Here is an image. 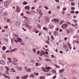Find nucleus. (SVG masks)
I'll use <instances>...</instances> for the list:
<instances>
[{
  "mask_svg": "<svg viewBox=\"0 0 79 79\" xmlns=\"http://www.w3.org/2000/svg\"><path fill=\"white\" fill-rule=\"evenodd\" d=\"M50 67H46L45 68L44 67H43L42 68V69L43 71H44V72L47 73V72H49V69H50Z\"/></svg>",
  "mask_w": 79,
  "mask_h": 79,
  "instance_id": "f257e3e1",
  "label": "nucleus"
},
{
  "mask_svg": "<svg viewBox=\"0 0 79 79\" xmlns=\"http://www.w3.org/2000/svg\"><path fill=\"white\" fill-rule=\"evenodd\" d=\"M10 0H8L4 2V5L6 8L8 7V5H9V4H10Z\"/></svg>",
  "mask_w": 79,
  "mask_h": 79,
  "instance_id": "f03ea898",
  "label": "nucleus"
},
{
  "mask_svg": "<svg viewBox=\"0 0 79 79\" xmlns=\"http://www.w3.org/2000/svg\"><path fill=\"white\" fill-rule=\"evenodd\" d=\"M52 21L53 22H54L55 23H56V24H58V23H59V22H58L59 20L57 19H53L52 20Z\"/></svg>",
  "mask_w": 79,
  "mask_h": 79,
  "instance_id": "7ed1b4c3",
  "label": "nucleus"
},
{
  "mask_svg": "<svg viewBox=\"0 0 79 79\" xmlns=\"http://www.w3.org/2000/svg\"><path fill=\"white\" fill-rule=\"evenodd\" d=\"M67 27L68 24L66 23L62 25V28H63V29H66V27Z\"/></svg>",
  "mask_w": 79,
  "mask_h": 79,
  "instance_id": "20e7f679",
  "label": "nucleus"
},
{
  "mask_svg": "<svg viewBox=\"0 0 79 79\" xmlns=\"http://www.w3.org/2000/svg\"><path fill=\"white\" fill-rule=\"evenodd\" d=\"M45 54V52L44 51L42 50H41L40 55L41 56H43V55H44Z\"/></svg>",
  "mask_w": 79,
  "mask_h": 79,
  "instance_id": "39448f33",
  "label": "nucleus"
},
{
  "mask_svg": "<svg viewBox=\"0 0 79 79\" xmlns=\"http://www.w3.org/2000/svg\"><path fill=\"white\" fill-rule=\"evenodd\" d=\"M55 25L52 24V23H50L49 25V27L50 28V29H53Z\"/></svg>",
  "mask_w": 79,
  "mask_h": 79,
  "instance_id": "423d86ee",
  "label": "nucleus"
},
{
  "mask_svg": "<svg viewBox=\"0 0 79 79\" xmlns=\"http://www.w3.org/2000/svg\"><path fill=\"white\" fill-rule=\"evenodd\" d=\"M20 24L21 23H20V22H19V21H17L15 23V25L17 26H20Z\"/></svg>",
  "mask_w": 79,
  "mask_h": 79,
  "instance_id": "0eeeda50",
  "label": "nucleus"
},
{
  "mask_svg": "<svg viewBox=\"0 0 79 79\" xmlns=\"http://www.w3.org/2000/svg\"><path fill=\"white\" fill-rule=\"evenodd\" d=\"M45 20L46 23H48V22H49V18L48 17L46 16L45 17Z\"/></svg>",
  "mask_w": 79,
  "mask_h": 79,
  "instance_id": "6e6552de",
  "label": "nucleus"
},
{
  "mask_svg": "<svg viewBox=\"0 0 79 79\" xmlns=\"http://www.w3.org/2000/svg\"><path fill=\"white\" fill-rule=\"evenodd\" d=\"M25 22L26 23H28V24H30L31 23L30 21L28 19H25Z\"/></svg>",
  "mask_w": 79,
  "mask_h": 79,
  "instance_id": "1a4fd4ad",
  "label": "nucleus"
},
{
  "mask_svg": "<svg viewBox=\"0 0 79 79\" xmlns=\"http://www.w3.org/2000/svg\"><path fill=\"white\" fill-rule=\"evenodd\" d=\"M17 40L19 42H23V40L20 38H17Z\"/></svg>",
  "mask_w": 79,
  "mask_h": 79,
  "instance_id": "9d476101",
  "label": "nucleus"
},
{
  "mask_svg": "<svg viewBox=\"0 0 79 79\" xmlns=\"http://www.w3.org/2000/svg\"><path fill=\"white\" fill-rule=\"evenodd\" d=\"M0 63L1 64H5V61L3 60H0Z\"/></svg>",
  "mask_w": 79,
  "mask_h": 79,
  "instance_id": "9b49d317",
  "label": "nucleus"
},
{
  "mask_svg": "<svg viewBox=\"0 0 79 79\" xmlns=\"http://www.w3.org/2000/svg\"><path fill=\"white\" fill-rule=\"evenodd\" d=\"M3 76H4L5 78H7L8 79H10V77L6 75L5 74H3Z\"/></svg>",
  "mask_w": 79,
  "mask_h": 79,
  "instance_id": "f8f14e48",
  "label": "nucleus"
},
{
  "mask_svg": "<svg viewBox=\"0 0 79 79\" xmlns=\"http://www.w3.org/2000/svg\"><path fill=\"white\" fill-rule=\"evenodd\" d=\"M16 11L17 12H18L19 13V12H20L19 7V6H17V9H16Z\"/></svg>",
  "mask_w": 79,
  "mask_h": 79,
  "instance_id": "ddd939ff",
  "label": "nucleus"
},
{
  "mask_svg": "<svg viewBox=\"0 0 79 79\" xmlns=\"http://www.w3.org/2000/svg\"><path fill=\"white\" fill-rule=\"evenodd\" d=\"M25 10H29V6H25Z\"/></svg>",
  "mask_w": 79,
  "mask_h": 79,
  "instance_id": "4468645a",
  "label": "nucleus"
},
{
  "mask_svg": "<svg viewBox=\"0 0 79 79\" xmlns=\"http://www.w3.org/2000/svg\"><path fill=\"white\" fill-rule=\"evenodd\" d=\"M26 27H27V28H28V29H31V26H29V25L28 24H27Z\"/></svg>",
  "mask_w": 79,
  "mask_h": 79,
  "instance_id": "2eb2a0df",
  "label": "nucleus"
},
{
  "mask_svg": "<svg viewBox=\"0 0 79 79\" xmlns=\"http://www.w3.org/2000/svg\"><path fill=\"white\" fill-rule=\"evenodd\" d=\"M28 77V75H27L25 77H22L21 78L22 79H26Z\"/></svg>",
  "mask_w": 79,
  "mask_h": 79,
  "instance_id": "dca6fc26",
  "label": "nucleus"
},
{
  "mask_svg": "<svg viewBox=\"0 0 79 79\" xmlns=\"http://www.w3.org/2000/svg\"><path fill=\"white\" fill-rule=\"evenodd\" d=\"M64 23H65V21L64 20H61L60 22V25Z\"/></svg>",
  "mask_w": 79,
  "mask_h": 79,
  "instance_id": "f3484780",
  "label": "nucleus"
},
{
  "mask_svg": "<svg viewBox=\"0 0 79 79\" xmlns=\"http://www.w3.org/2000/svg\"><path fill=\"white\" fill-rule=\"evenodd\" d=\"M18 70L19 71H21V70H22V67H19L18 68Z\"/></svg>",
  "mask_w": 79,
  "mask_h": 79,
  "instance_id": "a211bd4d",
  "label": "nucleus"
},
{
  "mask_svg": "<svg viewBox=\"0 0 79 79\" xmlns=\"http://www.w3.org/2000/svg\"><path fill=\"white\" fill-rule=\"evenodd\" d=\"M64 69H62L61 70H59L60 73H63V72H64Z\"/></svg>",
  "mask_w": 79,
  "mask_h": 79,
  "instance_id": "6ab92c4d",
  "label": "nucleus"
},
{
  "mask_svg": "<svg viewBox=\"0 0 79 79\" xmlns=\"http://www.w3.org/2000/svg\"><path fill=\"white\" fill-rule=\"evenodd\" d=\"M5 67L6 68L7 72L10 71V69H9L8 67H7V66H5Z\"/></svg>",
  "mask_w": 79,
  "mask_h": 79,
  "instance_id": "aec40b11",
  "label": "nucleus"
},
{
  "mask_svg": "<svg viewBox=\"0 0 79 79\" xmlns=\"http://www.w3.org/2000/svg\"><path fill=\"white\" fill-rule=\"evenodd\" d=\"M13 59L14 61H15L16 62H18V59L16 58H13Z\"/></svg>",
  "mask_w": 79,
  "mask_h": 79,
  "instance_id": "412c9836",
  "label": "nucleus"
},
{
  "mask_svg": "<svg viewBox=\"0 0 79 79\" xmlns=\"http://www.w3.org/2000/svg\"><path fill=\"white\" fill-rule=\"evenodd\" d=\"M37 11L38 12V13H40V12H41V10L39 9H38L37 10Z\"/></svg>",
  "mask_w": 79,
  "mask_h": 79,
  "instance_id": "4be33fe9",
  "label": "nucleus"
},
{
  "mask_svg": "<svg viewBox=\"0 0 79 79\" xmlns=\"http://www.w3.org/2000/svg\"><path fill=\"white\" fill-rule=\"evenodd\" d=\"M23 5H26L27 4V2L26 1H24L23 2Z\"/></svg>",
  "mask_w": 79,
  "mask_h": 79,
  "instance_id": "5701e85b",
  "label": "nucleus"
},
{
  "mask_svg": "<svg viewBox=\"0 0 79 79\" xmlns=\"http://www.w3.org/2000/svg\"><path fill=\"white\" fill-rule=\"evenodd\" d=\"M44 8L46 10H48V7L47 6H44Z\"/></svg>",
  "mask_w": 79,
  "mask_h": 79,
  "instance_id": "b1692460",
  "label": "nucleus"
},
{
  "mask_svg": "<svg viewBox=\"0 0 79 79\" xmlns=\"http://www.w3.org/2000/svg\"><path fill=\"white\" fill-rule=\"evenodd\" d=\"M40 79H45V77L44 76L40 77H39Z\"/></svg>",
  "mask_w": 79,
  "mask_h": 79,
  "instance_id": "393cba45",
  "label": "nucleus"
},
{
  "mask_svg": "<svg viewBox=\"0 0 79 79\" xmlns=\"http://www.w3.org/2000/svg\"><path fill=\"white\" fill-rule=\"evenodd\" d=\"M6 47L5 46H3L2 47V49L3 50H6Z\"/></svg>",
  "mask_w": 79,
  "mask_h": 79,
  "instance_id": "a878e982",
  "label": "nucleus"
},
{
  "mask_svg": "<svg viewBox=\"0 0 79 79\" xmlns=\"http://www.w3.org/2000/svg\"><path fill=\"white\" fill-rule=\"evenodd\" d=\"M54 35H58V32L57 31L55 32L54 33Z\"/></svg>",
  "mask_w": 79,
  "mask_h": 79,
  "instance_id": "bb28decb",
  "label": "nucleus"
},
{
  "mask_svg": "<svg viewBox=\"0 0 79 79\" xmlns=\"http://www.w3.org/2000/svg\"><path fill=\"white\" fill-rule=\"evenodd\" d=\"M31 69H27L26 71L27 72H31Z\"/></svg>",
  "mask_w": 79,
  "mask_h": 79,
  "instance_id": "cd10ccee",
  "label": "nucleus"
},
{
  "mask_svg": "<svg viewBox=\"0 0 79 79\" xmlns=\"http://www.w3.org/2000/svg\"><path fill=\"white\" fill-rule=\"evenodd\" d=\"M7 23H10V22H11V20H10V19H7Z\"/></svg>",
  "mask_w": 79,
  "mask_h": 79,
  "instance_id": "c85d7f7f",
  "label": "nucleus"
},
{
  "mask_svg": "<svg viewBox=\"0 0 79 79\" xmlns=\"http://www.w3.org/2000/svg\"><path fill=\"white\" fill-rule=\"evenodd\" d=\"M27 24H26V23H23V26L24 27H27Z\"/></svg>",
  "mask_w": 79,
  "mask_h": 79,
  "instance_id": "c756f323",
  "label": "nucleus"
},
{
  "mask_svg": "<svg viewBox=\"0 0 79 79\" xmlns=\"http://www.w3.org/2000/svg\"><path fill=\"white\" fill-rule=\"evenodd\" d=\"M26 13H27V14L28 15H30V14H31V12L28 11L26 12Z\"/></svg>",
  "mask_w": 79,
  "mask_h": 79,
  "instance_id": "7c9ffc66",
  "label": "nucleus"
},
{
  "mask_svg": "<svg viewBox=\"0 0 79 79\" xmlns=\"http://www.w3.org/2000/svg\"><path fill=\"white\" fill-rule=\"evenodd\" d=\"M73 30L72 28H70V32H71V33H72L73 32Z\"/></svg>",
  "mask_w": 79,
  "mask_h": 79,
  "instance_id": "2f4dec72",
  "label": "nucleus"
},
{
  "mask_svg": "<svg viewBox=\"0 0 79 79\" xmlns=\"http://www.w3.org/2000/svg\"><path fill=\"white\" fill-rule=\"evenodd\" d=\"M45 61H50V60H49V59H46L45 60Z\"/></svg>",
  "mask_w": 79,
  "mask_h": 79,
  "instance_id": "473e14b6",
  "label": "nucleus"
},
{
  "mask_svg": "<svg viewBox=\"0 0 79 79\" xmlns=\"http://www.w3.org/2000/svg\"><path fill=\"white\" fill-rule=\"evenodd\" d=\"M75 3L74 2H72L71 3V5H72V6H73V5H75Z\"/></svg>",
  "mask_w": 79,
  "mask_h": 79,
  "instance_id": "72a5a7b5",
  "label": "nucleus"
},
{
  "mask_svg": "<svg viewBox=\"0 0 79 79\" xmlns=\"http://www.w3.org/2000/svg\"><path fill=\"white\" fill-rule=\"evenodd\" d=\"M35 33H39V31L37 30H35Z\"/></svg>",
  "mask_w": 79,
  "mask_h": 79,
  "instance_id": "f704fd0d",
  "label": "nucleus"
},
{
  "mask_svg": "<svg viewBox=\"0 0 79 79\" xmlns=\"http://www.w3.org/2000/svg\"><path fill=\"white\" fill-rule=\"evenodd\" d=\"M66 32H67V34H69V33L70 32V31H69V30H68L66 31Z\"/></svg>",
  "mask_w": 79,
  "mask_h": 79,
  "instance_id": "c9c22d12",
  "label": "nucleus"
},
{
  "mask_svg": "<svg viewBox=\"0 0 79 79\" xmlns=\"http://www.w3.org/2000/svg\"><path fill=\"white\" fill-rule=\"evenodd\" d=\"M30 77H34V74H31V76H30Z\"/></svg>",
  "mask_w": 79,
  "mask_h": 79,
  "instance_id": "e433bc0d",
  "label": "nucleus"
},
{
  "mask_svg": "<svg viewBox=\"0 0 79 79\" xmlns=\"http://www.w3.org/2000/svg\"><path fill=\"white\" fill-rule=\"evenodd\" d=\"M43 30H46V31H47V28L45 27H44L43 28Z\"/></svg>",
  "mask_w": 79,
  "mask_h": 79,
  "instance_id": "4c0bfd02",
  "label": "nucleus"
},
{
  "mask_svg": "<svg viewBox=\"0 0 79 79\" xmlns=\"http://www.w3.org/2000/svg\"><path fill=\"white\" fill-rule=\"evenodd\" d=\"M66 9H67L66 7H64L63 9V11H66Z\"/></svg>",
  "mask_w": 79,
  "mask_h": 79,
  "instance_id": "58836bf2",
  "label": "nucleus"
},
{
  "mask_svg": "<svg viewBox=\"0 0 79 79\" xmlns=\"http://www.w3.org/2000/svg\"><path fill=\"white\" fill-rule=\"evenodd\" d=\"M73 22H74V23H77V20L73 19Z\"/></svg>",
  "mask_w": 79,
  "mask_h": 79,
  "instance_id": "ea45409f",
  "label": "nucleus"
},
{
  "mask_svg": "<svg viewBox=\"0 0 79 79\" xmlns=\"http://www.w3.org/2000/svg\"><path fill=\"white\" fill-rule=\"evenodd\" d=\"M46 44H50V42H49V41H46Z\"/></svg>",
  "mask_w": 79,
  "mask_h": 79,
  "instance_id": "a19ab883",
  "label": "nucleus"
},
{
  "mask_svg": "<svg viewBox=\"0 0 79 79\" xmlns=\"http://www.w3.org/2000/svg\"><path fill=\"white\" fill-rule=\"evenodd\" d=\"M71 9L72 10H74L75 8L74 7H71Z\"/></svg>",
  "mask_w": 79,
  "mask_h": 79,
  "instance_id": "79ce46f5",
  "label": "nucleus"
},
{
  "mask_svg": "<svg viewBox=\"0 0 79 79\" xmlns=\"http://www.w3.org/2000/svg\"><path fill=\"white\" fill-rule=\"evenodd\" d=\"M22 29L24 31H26V29L24 28V27L22 28Z\"/></svg>",
  "mask_w": 79,
  "mask_h": 79,
  "instance_id": "37998d69",
  "label": "nucleus"
},
{
  "mask_svg": "<svg viewBox=\"0 0 79 79\" xmlns=\"http://www.w3.org/2000/svg\"><path fill=\"white\" fill-rule=\"evenodd\" d=\"M14 52H16L18 50V48H15L14 49Z\"/></svg>",
  "mask_w": 79,
  "mask_h": 79,
  "instance_id": "c03bdc74",
  "label": "nucleus"
},
{
  "mask_svg": "<svg viewBox=\"0 0 79 79\" xmlns=\"http://www.w3.org/2000/svg\"><path fill=\"white\" fill-rule=\"evenodd\" d=\"M11 71V72H15V69H12Z\"/></svg>",
  "mask_w": 79,
  "mask_h": 79,
  "instance_id": "a18cd8bd",
  "label": "nucleus"
},
{
  "mask_svg": "<svg viewBox=\"0 0 79 79\" xmlns=\"http://www.w3.org/2000/svg\"><path fill=\"white\" fill-rule=\"evenodd\" d=\"M39 13H40L39 14L40 16H42V15H43V14L42 13V12H40Z\"/></svg>",
  "mask_w": 79,
  "mask_h": 79,
  "instance_id": "49530a36",
  "label": "nucleus"
},
{
  "mask_svg": "<svg viewBox=\"0 0 79 79\" xmlns=\"http://www.w3.org/2000/svg\"><path fill=\"white\" fill-rule=\"evenodd\" d=\"M34 74H35V76H36L39 75V73H34Z\"/></svg>",
  "mask_w": 79,
  "mask_h": 79,
  "instance_id": "de8ad7c7",
  "label": "nucleus"
},
{
  "mask_svg": "<svg viewBox=\"0 0 79 79\" xmlns=\"http://www.w3.org/2000/svg\"><path fill=\"white\" fill-rule=\"evenodd\" d=\"M14 36L16 37H18V35L15 34L14 35Z\"/></svg>",
  "mask_w": 79,
  "mask_h": 79,
  "instance_id": "09e8293b",
  "label": "nucleus"
},
{
  "mask_svg": "<svg viewBox=\"0 0 79 79\" xmlns=\"http://www.w3.org/2000/svg\"><path fill=\"white\" fill-rule=\"evenodd\" d=\"M35 64L36 66H39V63L37 62Z\"/></svg>",
  "mask_w": 79,
  "mask_h": 79,
  "instance_id": "8fccbe9b",
  "label": "nucleus"
},
{
  "mask_svg": "<svg viewBox=\"0 0 79 79\" xmlns=\"http://www.w3.org/2000/svg\"><path fill=\"white\" fill-rule=\"evenodd\" d=\"M55 66L56 67V68H60V67L59 66L57 65H55Z\"/></svg>",
  "mask_w": 79,
  "mask_h": 79,
  "instance_id": "3c124183",
  "label": "nucleus"
},
{
  "mask_svg": "<svg viewBox=\"0 0 79 79\" xmlns=\"http://www.w3.org/2000/svg\"><path fill=\"white\" fill-rule=\"evenodd\" d=\"M16 79H20V77H19V76H17L16 77Z\"/></svg>",
  "mask_w": 79,
  "mask_h": 79,
  "instance_id": "603ef678",
  "label": "nucleus"
},
{
  "mask_svg": "<svg viewBox=\"0 0 79 79\" xmlns=\"http://www.w3.org/2000/svg\"><path fill=\"white\" fill-rule=\"evenodd\" d=\"M37 26L39 27V28L40 29V27H41V26H40V25H37Z\"/></svg>",
  "mask_w": 79,
  "mask_h": 79,
  "instance_id": "864d4df0",
  "label": "nucleus"
},
{
  "mask_svg": "<svg viewBox=\"0 0 79 79\" xmlns=\"http://www.w3.org/2000/svg\"><path fill=\"white\" fill-rule=\"evenodd\" d=\"M51 38L52 39V40H54V38H53V36H51Z\"/></svg>",
  "mask_w": 79,
  "mask_h": 79,
  "instance_id": "5fc2aeb1",
  "label": "nucleus"
},
{
  "mask_svg": "<svg viewBox=\"0 0 79 79\" xmlns=\"http://www.w3.org/2000/svg\"><path fill=\"white\" fill-rule=\"evenodd\" d=\"M40 51H38V52H37L36 53H37V54L38 55H40V54H39V53H40Z\"/></svg>",
  "mask_w": 79,
  "mask_h": 79,
  "instance_id": "6e6d98bb",
  "label": "nucleus"
},
{
  "mask_svg": "<svg viewBox=\"0 0 79 79\" xmlns=\"http://www.w3.org/2000/svg\"><path fill=\"white\" fill-rule=\"evenodd\" d=\"M49 15H51L52 13V11H49L48 12Z\"/></svg>",
  "mask_w": 79,
  "mask_h": 79,
  "instance_id": "4d7b16f0",
  "label": "nucleus"
},
{
  "mask_svg": "<svg viewBox=\"0 0 79 79\" xmlns=\"http://www.w3.org/2000/svg\"><path fill=\"white\" fill-rule=\"evenodd\" d=\"M12 63H13V64H14L15 65H16V63H15V61H13Z\"/></svg>",
  "mask_w": 79,
  "mask_h": 79,
  "instance_id": "13d9d810",
  "label": "nucleus"
},
{
  "mask_svg": "<svg viewBox=\"0 0 79 79\" xmlns=\"http://www.w3.org/2000/svg\"><path fill=\"white\" fill-rule=\"evenodd\" d=\"M68 39V37H65L64 38V40H67Z\"/></svg>",
  "mask_w": 79,
  "mask_h": 79,
  "instance_id": "bf43d9fd",
  "label": "nucleus"
},
{
  "mask_svg": "<svg viewBox=\"0 0 79 79\" xmlns=\"http://www.w3.org/2000/svg\"><path fill=\"white\" fill-rule=\"evenodd\" d=\"M71 13H72V14H73V13H74L75 12L74 11H71Z\"/></svg>",
  "mask_w": 79,
  "mask_h": 79,
  "instance_id": "052dcab7",
  "label": "nucleus"
},
{
  "mask_svg": "<svg viewBox=\"0 0 79 79\" xmlns=\"http://www.w3.org/2000/svg\"><path fill=\"white\" fill-rule=\"evenodd\" d=\"M33 51L34 52V53H35V49H33Z\"/></svg>",
  "mask_w": 79,
  "mask_h": 79,
  "instance_id": "680f3d73",
  "label": "nucleus"
},
{
  "mask_svg": "<svg viewBox=\"0 0 79 79\" xmlns=\"http://www.w3.org/2000/svg\"><path fill=\"white\" fill-rule=\"evenodd\" d=\"M5 73H6V74H9V73L7 71H6Z\"/></svg>",
  "mask_w": 79,
  "mask_h": 79,
  "instance_id": "e2e57ef3",
  "label": "nucleus"
},
{
  "mask_svg": "<svg viewBox=\"0 0 79 79\" xmlns=\"http://www.w3.org/2000/svg\"><path fill=\"white\" fill-rule=\"evenodd\" d=\"M15 52L14 51V49H12L10 51V52Z\"/></svg>",
  "mask_w": 79,
  "mask_h": 79,
  "instance_id": "0e129e2a",
  "label": "nucleus"
},
{
  "mask_svg": "<svg viewBox=\"0 0 79 79\" xmlns=\"http://www.w3.org/2000/svg\"><path fill=\"white\" fill-rule=\"evenodd\" d=\"M75 13L77 15V14H78V13H79V11H76L75 12Z\"/></svg>",
  "mask_w": 79,
  "mask_h": 79,
  "instance_id": "69168bd1",
  "label": "nucleus"
},
{
  "mask_svg": "<svg viewBox=\"0 0 79 79\" xmlns=\"http://www.w3.org/2000/svg\"><path fill=\"white\" fill-rule=\"evenodd\" d=\"M73 79H77V78H76V77H73Z\"/></svg>",
  "mask_w": 79,
  "mask_h": 79,
  "instance_id": "338daca9",
  "label": "nucleus"
},
{
  "mask_svg": "<svg viewBox=\"0 0 79 79\" xmlns=\"http://www.w3.org/2000/svg\"><path fill=\"white\" fill-rule=\"evenodd\" d=\"M75 42H76V43H77V44H79V41H75Z\"/></svg>",
  "mask_w": 79,
  "mask_h": 79,
  "instance_id": "774afa93",
  "label": "nucleus"
}]
</instances>
